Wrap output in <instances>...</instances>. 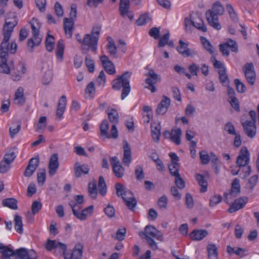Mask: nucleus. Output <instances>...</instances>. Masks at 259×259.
<instances>
[{
  "label": "nucleus",
  "mask_w": 259,
  "mask_h": 259,
  "mask_svg": "<svg viewBox=\"0 0 259 259\" xmlns=\"http://www.w3.org/2000/svg\"><path fill=\"white\" fill-rule=\"evenodd\" d=\"M83 246L81 243L76 244L71 253L64 254L65 259H81L82 256Z\"/></svg>",
  "instance_id": "f3484780"
},
{
  "label": "nucleus",
  "mask_w": 259,
  "mask_h": 259,
  "mask_svg": "<svg viewBox=\"0 0 259 259\" xmlns=\"http://www.w3.org/2000/svg\"><path fill=\"white\" fill-rule=\"evenodd\" d=\"M208 235V232L204 229L194 230L190 234V237L193 240L199 241L202 240Z\"/></svg>",
  "instance_id": "393cba45"
},
{
  "label": "nucleus",
  "mask_w": 259,
  "mask_h": 259,
  "mask_svg": "<svg viewBox=\"0 0 259 259\" xmlns=\"http://www.w3.org/2000/svg\"><path fill=\"white\" fill-rule=\"evenodd\" d=\"M17 24V22L16 21L8 22L6 21L3 29L4 38L1 44L0 48H9V42L10 38L11 37L12 33L14 31V28Z\"/></svg>",
  "instance_id": "0eeeda50"
},
{
  "label": "nucleus",
  "mask_w": 259,
  "mask_h": 259,
  "mask_svg": "<svg viewBox=\"0 0 259 259\" xmlns=\"http://www.w3.org/2000/svg\"><path fill=\"white\" fill-rule=\"evenodd\" d=\"M170 104V99L166 96H163L161 101L156 109L157 114L163 115L167 111Z\"/></svg>",
  "instance_id": "412c9836"
},
{
  "label": "nucleus",
  "mask_w": 259,
  "mask_h": 259,
  "mask_svg": "<svg viewBox=\"0 0 259 259\" xmlns=\"http://www.w3.org/2000/svg\"><path fill=\"white\" fill-rule=\"evenodd\" d=\"M168 203V199L166 195H163L158 200L157 204L160 208L166 209Z\"/></svg>",
  "instance_id": "052dcab7"
},
{
  "label": "nucleus",
  "mask_w": 259,
  "mask_h": 259,
  "mask_svg": "<svg viewBox=\"0 0 259 259\" xmlns=\"http://www.w3.org/2000/svg\"><path fill=\"white\" fill-rule=\"evenodd\" d=\"M42 207V204L40 202L34 201L31 205V210L32 213L35 214L37 213Z\"/></svg>",
  "instance_id": "69168bd1"
},
{
  "label": "nucleus",
  "mask_w": 259,
  "mask_h": 259,
  "mask_svg": "<svg viewBox=\"0 0 259 259\" xmlns=\"http://www.w3.org/2000/svg\"><path fill=\"white\" fill-rule=\"evenodd\" d=\"M85 63L88 67V71L91 73H93L95 70V63L90 55H88L85 57Z\"/></svg>",
  "instance_id": "8fccbe9b"
},
{
  "label": "nucleus",
  "mask_w": 259,
  "mask_h": 259,
  "mask_svg": "<svg viewBox=\"0 0 259 259\" xmlns=\"http://www.w3.org/2000/svg\"><path fill=\"white\" fill-rule=\"evenodd\" d=\"M195 178L200 186V192L204 193L206 192L208 184L207 181L205 179L204 176L197 174L196 175Z\"/></svg>",
  "instance_id": "2f4dec72"
},
{
  "label": "nucleus",
  "mask_w": 259,
  "mask_h": 259,
  "mask_svg": "<svg viewBox=\"0 0 259 259\" xmlns=\"http://www.w3.org/2000/svg\"><path fill=\"white\" fill-rule=\"evenodd\" d=\"M17 200L14 198H8L3 200L2 205L13 210L18 209Z\"/></svg>",
  "instance_id": "c756f323"
},
{
  "label": "nucleus",
  "mask_w": 259,
  "mask_h": 259,
  "mask_svg": "<svg viewBox=\"0 0 259 259\" xmlns=\"http://www.w3.org/2000/svg\"><path fill=\"white\" fill-rule=\"evenodd\" d=\"M208 256L209 259H218V249L214 244H209L207 246Z\"/></svg>",
  "instance_id": "e433bc0d"
},
{
  "label": "nucleus",
  "mask_w": 259,
  "mask_h": 259,
  "mask_svg": "<svg viewBox=\"0 0 259 259\" xmlns=\"http://www.w3.org/2000/svg\"><path fill=\"white\" fill-rule=\"evenodd\" d=\"M16 154L14 151L9 150L5 154L3 159L11 164L16 157Z\"/></svg>",
  "instance_id": "5fc2aeb1"
},
{
  "label": "nucleus",
  "mask_w": 259,
  "mask_h": 259,
  "mask_svg": "<svg viewBox=\"0 0 259 259\" xmlns=\"http://www.w3.org/2000/svg\"><path fill=\"white\" fill-rule=\"evenodd\" d=\"M151 19L152 18L149 14L147 13H145L140 16L139 18L136 21V23L138 26H143L151 21Z\"/></svg>",
  "instance_id": "79ce46f5"
},
{
  "label": "nucleus",
  "mask_w": 259,
  "mask_h": 259,
  "mask_svg": "<svg viewBox=\"0 0 259 259\" xmlns=\"http://www.w3.org/2000/svg\"><path fill=\"white\" fill-rule=\"evenodd\" d=\"M113 172L116 177L121 178L124 175V168L121 164L118 165L116 167H114Z\"/></svg>",
  "instance_id": "4d7b16f0"
},
{
  "label": "nucleus",
  "mask_w": 259,
  "mask_h": 259,
  "mask_svg": "<svg viewBox=\"0 0 259 259\" xmlns=\"http://www.w3.org/2000/svg\"><path fill=\"white\" fill-rule=\"evenodd\" d=\"M53 35L48 34L45 41L46 48L49 52H52L54 48L55 40Z\"/></svg>",
  "instance_id": "a18cd8bd"
},
{
  "label": "nucleus",
  "mask_w": 259,
  "mask_h": 259,
  "mask_svg": "<svg viewBox=\"0 0 259 259\" xmlns=\"http://www.w3.org/2000/svg\"><path fill=\"white\" fill-rule=\"evenodd\" d=\"M247 197H241L236 199L227 210L229 213H234L243 208L248 202Z\"/></svg>",
  "instance_id": "dca6fc26"
},
{
  "label": "nucleus",
  "mask_w": 259,
  "mask_h": 259,
  "mask_svg": "<svg viewBox=\"0 0 259 259\" xmlns=\"http://www.w3.org/2000/svg\"><path fill=\"white\" fill-rule=\"evenodd\" d=\"M222 201V197L220 195H214L210 197L209 199V205L213 207Z\"/></svg>",
  "instance_id": "6e6d98bb"
},
{
  "label": "nucleus",
  "mask_w": 259,
  "mask_h": 259,
  "mask_svg": "<svg viewBox=\"0 0 259 259\" xmlns=\"http://www.w3.org/2000/svg\"><path fill=\"white\" fill-rule=\"evenodd\" d=\"M64 48L65 47L63 40L62 39H60L57 44L56 54L57 57L60 59L61 61L62 60L63 58Z\"/></svg>",
  "instance_id": "ea45409f"
},
{
  "label": "nucleus",
  "mask_w": 259,
  "mask_h": 259,
  "mask_svg": "<svg viewBox=\"0 0 259 259\" xmlns=\"http://www.w3.org/2000/svg\"><path fill=\"white\" fill-rule=\"evenodd\" d=\"M109 128L108 122L106 119L102 121V122L100 127L101 136L103 138H110V135L108 133V130Z\"/></svg>",
  "instance_id": "72a5a7b5"
},
{
  "label": "nucleus",
  "mask_w": 259,
  "mask_h": 259,
  "mask_svg": "<svg viewBox=\"0 0 259 259\" xmlns=\"http://www.w3.org/2000/svg\"><path fill=\"white\" fill-rule=\"evenodd\" d=\"M30 24L33 37L28 40L27 46L28 51L32 53L33 52L34 47L39 46L41 41V39L38 37L41 24L38 19L36 18H33L30 21Z\"/></svg>",
  "instance_id": "39448f33"
},
{
  "label": "nucleus",
  "mask_w": 259,
  "mask_h": 259,
  "mask_svg": "<svg viewBox=\"0 0 259 259\" xmlns=\"http://www.w3.org/2000/svg\"><path fill=\"white\" fill-rule=\"evenodd\" d=\"M101 29V26L98 25L94 26L91 31V34H90L91 39V50L95 53H96L97 52L98 42Z\"/></svg>",
  "instance_id": "ddd939ff"
},
{
  "label": "nucleus",
  "mask_w": 259,
  "mask_h": 259,
  "mask_svg": "<svg viewBox=\"0 0 259 259\" xmlns=\"http://www.w3.org/2000/svg\"><path fill=\"white\" fill-rule=\"evenodd\" d=\"M0 253L2 254L3 259L11 258L10 256L15 255L19 259H37L36 252L33 249L20 248L13 250L7 246L0 243Z\"/></svg>",
  "instance_id": "f257e3e1"
},
{
  "label": "nucleus",
  "mask_w": 259,
  "mask_h": 259,
  "mask_svg": "<svg viewBox=\"0 0 259 259\" xmlns=\"http://www.w3.org/2000/svg\"><path fill=\"white\" fill-rule=\"evenodd\" d=\"M15 229L16 232L20 234L23 233L22 219L20 215L16 214L14 216Z\"/></svg>",
  "instance_id": "4c0bfd02"
},
{
  "label": "nucleus",
  "mask_w": 259,
  "mask_h": 259,
  "mask_svg": "<svg viewBox=\"0 0 259 259\" xmlns=\"http://www.w3.org/2000/svg\"><path fill=\"white\" fill-rule=\"evenodd\" d=\"M98 188L100 194L104 196L107 193V186L103 176H100L98 182Z\"/></svg>",
  "instance_id": "37998d69"
},
{
  "label": "nucleus",
  "mask_w": 259,
  "mask_h": 259,
  "mask_svg": "<svg viewBox=\"0 0 259 259\" xmlns=\"http://www.w3.org/2000/svg\"><path fill=\"white\" fill-rule=\"evenodd\" d=\"M224 12V8L220 2H215L212 10H208L206 12V17L208 24L214 29L220 30L221 25L219 22L218 15H222Z\"/></svg>",
  "instance_id": "7ed1b4c3"
},
{
  "label": "nucleus",
  "mask_w": 259,
  "mask_h": 259,
  "mask_svg": "<svg viewBox=\"0 0 259 259\" xmlns=\"http://www.w3.org/2000/svg\"><path fill=\"white\" fill-rule=\"evenodd\" d=\"M10 164L11 163L3 159L0 162V173H6L10 168Z\"/></svg>",
  "instance_id": "680f3d73"
},
{
  "label": "nucleus",
  "mask_w": 259,
  "mask_h": 259,
  "mask_svg": "<svg viewBox=\"0 0 259 259\" xmlns=\"http://www.w3.org/2000/svg\"><path fill=\"white\" fill-rule=\"evenodd\" d=\"M139 236L142 238H147V236L155 238L156 239L162 241L163 236L162 233L155 227L147 225L145 227V231L140 232Z\"/></svg>",
  "instance_id": "6e6552de"
},
{
  "label": "nucleus",
  "mask_w": 259,
  "mask_h": 259,
  "mask_svg": "<svg viewBox=\"0 0 259 259\" xmlns=\"http://www.w3.org/2000/svg\"><path fill=\"white\" fill-rule=\"evenodd\" d=\"M225 45L230 48L233 52L237 53L238 51V47L237 42L231 38L227 39L224 42Z\"/></svg>",
  "instance_id": "de8ad7c7"
},
{
  "label": "nucleus",
  "mask_w": 259,
  "mask_h": 259,
  "mask_svg": "<svg viewBox=\"0 0 259 259\" xmlns=\"http://www.w3.org/2000/svg\"><path fill=\"white\" fill-rule=\"evenodd\" d=\"M100 59L104 70L108 74L114 75L115 74V67L107 56L103 55L100 57Z\"/></svg>",
  "instance_id": "a211bd4d"
},
{
  "label": "nucleus",
  "mask_w": 259,
  "mask_h": 259,
  "mask_svg": "<svg viewBox=\"0 0 259 259\" xmlns=\"http://www.w3.org/2000/svg\"><path fill=\"white\" fill-rule=\"evenodd\" d=\"M76 205L73 204H71V207L72 208V212L73 215L78 219L80 221H84L87 219L88 215H91L93 212L94 206L93 205H90L84 209L78 210V208H76Z\"/></svg>",
  "instance_id": "1a4fd4ad"
},
{
  "label": "nucleus",
  "mask_w": 259,
  "mask_h": 259,
  "mask_svg": "<svg viewBox=\"0 0 259 259\" xmlns=\"http://www.w3.org/2000/svg\"><path fill=\"white\" fill-rule=\"evenodd\" d=\"M147 75L148 77L145 79V83L148 85L145 88L152 93H155L157 89L154 84L160 80V76L156 73L153 69L150 70Z\"/></svg>",
  "instance_id": "9d476101"
},
{
  "label": "nucleus",
  "mask_w": 259,
  "mask_h": 259,
  "mask_svg": "<svg viewBox=\"0 0 259 259\" xmlns=\"http://www.w3.org/2000/svg\"><path fill=\"white\" fill-rule=\"evenodd\" d=\"M107 40L108 41V44L107 47L110 55L114 58H117V49L114 41L111 37H108Z\"/></svg>",
  "instance_id": "c9c22d12"
},
{
  "label": "nucleus",
  "mask_w": 259,
  "mask_h": 259,
  "mask_svg": "<svg viewBox=\"0 0 259 259\" xmlns=\"http://www.w3.org/2000/svg\"><path fill=\"white\" fill-rule=\"evenodd\" d=\"M123 150L124 153L122 161L125 166H128L131 162L132 157L131 147L127 141L124 142Z\"/></svg>",
  "instance_id": "5701e85b"
},
{
  "label": "nucleus",
  "mask_w": 259,
  "mask_h": 259,
  "mask_svg": "<svg viewBox=\"0 0 259 259\" xmlns=\"http://www.w3.org/2000/svg\"><path fill=\"white\" fill-rule=\"evenodd\" d=\"M14 101L15 104L19 106H22L25 102L24 96V89L22 87H19L15 93Z\"/></svg>",
  "instance_id": "bb28decb"
},
{
  "label": "nucleus",
  "mask_w": 259,
  "mask_h": 259,
  "mask_svg": "<svg viewBox=\"0 0 259 259\" xmlns=\"http://www.w3.org/2000/svg\"><path fill=\"white\" fill-rule=\"evenodd\" d=\"M59 166L58 154H52L49 163V173L51 176H54Z\"/></svg>",
  "instance_id": "aec40b11"
},
{
  "label": "nucleus",
  "mask_w": 259,
  "mask_h": 259,
  "mask_svg": "<svg viewBox=\"0 0 259 259\" xmlns=\"http://www.w3.org/2000/svg\"><path fill=\"white\" fill-rule=\"evenodd\" d=\"M149 34L150 36L155 39H158L160 37V29L158 27H152L149 31Z\"/></svg>",
  "instance_id": "e2e57ef3"
},
{
  "label": "nucleus",
  "mask_w": 259,
  "mask_h": 259,
  "mask_svg": "<svg viewBox=\"0 0 259 259\" xmlns=\"http://www.w3.org/2000/svg\"><path fill=\"white\" fill-rule=\"evenodd\" d=\"M108 118L109 121L113 123V124H116L119 121V115L117 111L114 109H112L111 111L107 112Z\"/></svg>",
  "instance_id": "c03bdc74"
},
{
  "label": "nucleus",
  "mask_w": 259,
  "mask_h": 259,
  "mask_svg": "<svg viewBox=\"0 0 259 259\" xmlns=\"http://www.w3.org/2000/svg\"><path fill=\"white\" fill-rule=\"evenodd\" d=\"M200 159L203 164H207L210 161V157L205 151H202L199 153Z\"/></svg>",
  "instance_id": "774afa93"
},
{
  "label": "nucleus",
  "mask_w": 259,
  "mask_h": 259,
  "mask_svg": "<svg viewBox=\"0 0 259 259\" xmlns=\"http://www.w3.org/2000/svg\"><path fill=\"white\" fill-rule=\"evenodd\" d=\"M124 203L128 208L132 211H135V208L137 204V201L135 198L133 193L130 196H124L123 199Z\"/></svg>",
  "instance_id": "c85d7f7f"
},
{
  "label": "nucleus",
  "mask_w": 259,
  "mask_h": 259,
  "mask_svg": "<svg viewBox=\"0 0 259 259\" xmlns=\"http://www.w3.org/2000/svg\"><path fill=\"white\" fill-rule=\"evenodd\" d=\"M169 32L167 31L160 38L158 44V47L161 48L166 45V44H168V40H169Z\"/></svg>",
  "instance_id": "13d9d810"
},
{
  "label": "nucleus",
  "mask_w": 259,
  "mask_h": 259,
  "mask_svg": "<svg viewBox=\"0 0 259 259\" xmlns=\"http://www.w3.org/2000/svg\"><path fill=\"white\" fill-rule=\"evenodd\" d=\"M181 135L182 131L181 128H177L175 130H172V134H171L170 140L177 145H179L181 144Z\"/></svg>",
  "instance_id": "58836bf2"
},
{
  "label": "nucleus",
  "mask_w": 259,
  "mask_h": 259,
  "mask_svg": "<svg viewBox=\"0 0 259 259\" xmlns=\"http://www.w3.org/2000/svg\"><path fill=\"white\" fill-rule=\"evenodd\" d=\"M115 188L116 191V194L118 197H121L122 199L124 196H130L132 192L130 190H126L124 186L121 183H118L115 184Z\"/></svg>",
  "instance_id": "cd10ccee"
},
{
  "label": "nucleus",
  "mask_w": 259,
  "mask_h": 259,
  "mask_svg": "<svg viewBox=\"0 0 259 259\" xmlns=\"http://www.w3.org/2000/svg\"><path fill=\"white\" fill-rule=\"evenodd\" d=\"M74 21L72 18H65L64 19V29L69 38L72 37V30L74 29Z\"/></svg>",
  "instance_id": "a878e982"
},
{
  "label": "nucleus",
  "mask_w": 259,
  "mask_h": 259,
  "mask_svg": "<svg viewBox=\"0 0 259 259\" xmlns=\"http://www.w3.org/2000/svg\"><path fill=\"white\" fill-rule=\"evenodd\" d=\"M193 26L203 32L207 31L206 26L205 25L203 20L200 16H197L195 19L194 18Z\"/></svg>",
  "instance_id": "f704fd0d"
},
{
  "label": "nucleus",
  "mask_w": 259,
  "mask_h": 259,
  "mask_svg": "<svg viewBox=\"0 0 259 259\" xmlns=\"http://www.w3.org/2000/svg\"><path fill=\"white\" fill-rule=\"evenodd\" d=\"M88 191L92 199H96L98 194V189L96 181L90 182L88 185Z\"/></svg>",
  "instance_id": "a19ab883"
},
{
  "label": "nucleus",
  "mask_w": 259,
  "mask_h": 259,
  "mask_svg": "<svg viewBox=\"0 0 259 259\" xmlns=\"http://www.w3.org/2000/svg\"><path fill=\"white\" fill-rule=\"evenodd\" d=\"M66 105V97L65 95L61 97L59 100L57 105V109L56 111V116L59 118L61 119L65 110Z\"/></svg>",
  "instance_id": "b1692460"
},
{
  "label": "nucleus",
  "mask_w": 259,
  "mask_h": 259,
  "mask_svg": "<svg viewBox=\"0 0 259 259\" xmlns=\"http://www.w3.org/2000/svg\"><path fill=\"white\" fill-rule=\"evenodd\" d=\"M130 6V4L129 0H120L119 10L122 17H125L128 12Z\"/></svg>",
  "instance_id": "473e14b6"
},
{
  "label": "nucleus",
  "mask_w": 259,
  "mask_h": 259,
  "mask_svg": "<svg viewBox=\"0 0 259 259\" xmlns=\"http://www.w3.org/2000/svg\"><path fill=\"white\" fill-rule=\"evenodd\" d=\"M76 39L78 42L81 44V49L83 53H87L89 49H91V35L87 34L84 35L83 39H81V35L79 33L76 34Z\"/></svg>",
  "instance_id": "6ab92c4d"
},
{
  "label": "nucleus",
  "mask_w": 259,
  "mask_h": 259,
  "mask_svg": "<svg viewBox=\"0 0 259 259\" xmlns=\"http://www.w3.org/2000/svg\"><path fill=\"white\" fill-rule=\"evenodd\" d=\"M244 69L246 81L251 85H253L256 79V73L253 63H246L244 66Z\"/></svg>",
  "instance_id": "f8f14e48"
},
{
  "label": "nucleus",
  "mask_w": 259,
  "mask_h": 259,
  "mask_svg": "<svg viewBox=\"0 0 259 259\" xmlns=\"http://www.w3.org/2000/svg\"><path fill=\"white\" fill-rule=\"evenodd\" d=\"M168 169L170 175L173 176H178L180 175L179 174V167L180 164L179 163H169L168 164Z\"/></svg>",
  "instance_id": "09e8293b"
},
{
  "label": "nucleus",
  "mask_w": 259,
  "mask_h": 259,
  "mask_svg": "<svg viewBox=\"0 0 259 259\" xmlns=\"http://www.w3.org/2000/svg\"><path fill=\"white\" fill-rule=\"evenodd\" d=\"M151 136L153 141L155 142L159 141L160 135V125L159 124H151Z\"/></svg>",
  "instance_id": "7c9ffc66"
},
{
  "label": "nucleus",
  "mask_w": 259,
  "mask_h": 259,
  "mask_svg": "<svg viewBox=\"0 0 259 259\" xmlns=\"http://www.w3.org/2000/svg\"><path fill=\"white\" fill-rule=\"evenodd\" d=\"M240 193V186L239 180L236 178L232 183L231 189L229 193L225 192L224 194V201L229 203V199L237 196Z\"/></svg>",
  "instance_id": "9b49d317"
},
{
  "label": "nucleus",
  "mask_w": 259,
  "mask_h": 259,
  "mask_svg": "<svg viewBox=\"0 0 259 259\" xmlns=\"http://www.w3.org/2000/svg\"><path fill=\"white\" fill-rule=\"evenodd\" d=\"M241 124L247 137L250 138H253L255 136L256 126L254 121L247 120L244 122H241Z\"/></svg>",
  "instance_id": "4468645a"
},
{
  "label": "nucleus",
  "mask_w": 259,
  "mask_h": 259,
  "mask_svg": "<svg viewBox=\"0 0 259 259\" xmlns=\"http://www.w3.org/2000/svg\"><path fill=\"white\" fill-rule=\"evenodd\" d=\"M132 72L126 71L118 76L112 81V88L115 91H119L122 88L121 99L124 100L131 92L130 78Z\"/></svg>",
  "instance_id": "f03ea898"
},
{
  "label": "nucleus",
  "mask_w": 259,
  "mask_h": 259,
  "mask_svg": "<svg viewBox=\"0 0 259 259\" xmlns=\"http://www.w3.org/2000/svg\"><path fill=\"white\" fill-rule=\"evenodd\" d=\"M224 130L229 135H234L237 134L235 127L231 122H228L225 124Z\"/></svg>",
  "instance_id": "bf43d9fd"
},
{
  "label": "nucleus",
  "mask_w": 259,
  "mask_h": 259,
  "mask_svg": "<svg viewBox=\"0 0 259 259\" xmlns=\"http://www.w3.org/2000/svg\"><path fill=\"white\" fill-rule=\"evenodd\" d=\"M234 84L238 93L242 94L246 92V88L245 84L239 79L236 78L234 80Z\"/></svg>",
  "instance_id": "864d4df0"
},
{
  "label": "nucleus",
  "mask_w": 259,
  "mask_h": 259,
  "mask_svg": "<svg viewBox=\"0 0 259 259\" xmlns=\"http://www.w3.org/2000/svg\"><path fill=\"white\" fill-rule=\"evenodd\" d=\"M179 45L177 47L176 50L179 54L185 57H193L196 53L188 48V44L184 42L182 39L179 40Z\"/></svg>",
  "instance_id": "2eb2a0df"
},
{
  "label": "nucleus",
  "mask_w": 259,
  "mask_h": 259,
  "mask_svg": "<svg viewBox=\"0 0 259 259\" xmlns=\"http://www.w3.org/2000/svg\"><path fill=\"white\" fill-rule=\"evenodd\" d=\"M74 171L75 177L79 178L81 177L82 174H89L90 168L88 164L80 165L78 162H76L74 165Z\"/></svg>",
  "instance_id": "4be33fe9"
},
{
  "label": "nucleus",
  "mask_w": 259,
  "mask_h": 259,
  "mask_svg": "<svg viewBox=\"0 0 259 259\" xmlns=\"http://www.w3.org/2000/svg\"><path fill=\"white\" fill-rule=\"evenodd\" d=\"M200 68V66L198 64L193 63L188 67V69L190 73L193 76L198 75V71Z\"/></svg>",
  "instance_id": "0e129e2a"
},
{
  "label": "nucleus",
  "mask_w": 259,
  "mask_h": 259,
  "mask_svg": "<svg viewBox=\"0 0 259 259\" xmlns=\"http://www.w3.org/2000/svg\"><path fill=\"white\" fill-rule=\"evenodd\" d=\"M74 199L75 200V202L73 201H71L69 202V204L71 206V204H73L74 205H76V208L78 210H81V207L80 205L84 201V197L82 195H77L74 196Z\"/></svg>",
  "instance_id": "3c124183"
},
{
  "label": "nucleus",
  "mask_w": 259,
  "mask_h": 259,
  "mask_svg": "<svg viewBox=\"0 0 259 259\" xmlns=\"http://www.w3.org/2000/svg\"><path fill=\"white\" fill-rule=\"evenodd\" d=\"M104 212L106 215L109 218H112L115 217V210L113 206L109 204L104 209Z\"/></svg>",
  "instance_id": "603ef678"
},
{
  "label": "nucleus",
  "mask_w": 259,
  "mask_h": 259,
  "mask_svg": "<svg viewBox=\"0 0 259 259\" xmlns=\"http://www.w3.org/2000/svg\"><path fill=\"white\" fill-rule=\"evenodd\" d=\"M250 162V154L246 147H242L239 151L236 159V165L239 167H243V179L248 177L251 171V166L248 165Z\"/></svg>",
  "instance_id": "20e7f679"
},
{
  "label": "nucleus",
  "mask_w": 259,
  "mask_h": 259,
  "mask_svg": "<svg viewBox=\"0 0 259 259\" xmlns=\"http://www.w3.org/2000/svg\"><path fill=\"white\" fill-rule=\"evenodd\" d=\"M57 242L56 240H52L48 239L45 245V248L48 251H52L54 249H56Z\"/></svg>",
  "instance_id": "338daca9"
},
{
  "label": "nucleus",
  "mask_w": 259,
  "mask_h": 259,
  "mask_svg": "<svg viewBox=\"0 0 259 259\" xmlns=\"http://www.w3.org/2000/svg\"><path fill=\"white\" fill-rule=\"evenodd\" d=\"M200 39L203 47L207 51H208L210 54H213L214 52V49L210 42V41L207 39L205 37L201 36Z\"/></svg>",
  "instance_id": "49530a36"
},
{
  "label": "nucleus",
  "mask_w": 259,
  "mask_h": 259,
  "mask_svg": "<svg viewBox=\"0 0 259 259\" xmlns=\"http://www.w3.org/2000/svg\"><path fill=\"white\" fill-rule=\"evenodd\" d=\"M9 48H0V73L9 74L11 71L14 70V64L13 60L8 63Z\"/></svg>",
  "instance_id": "423d86ee"
}]
</instances>
